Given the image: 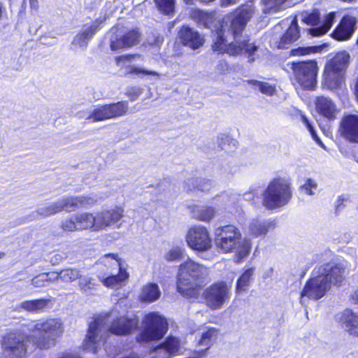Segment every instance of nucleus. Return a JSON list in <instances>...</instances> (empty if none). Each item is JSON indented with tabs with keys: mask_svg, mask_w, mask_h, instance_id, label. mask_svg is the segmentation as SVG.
<instances>
[{
	"mask_svg": "<svg viewBox=\"0 0 358 358\" xmlns=\"http://www.w3.org/2000/svg\"><path fill=\"white\" fill-rule=\"evenodd\" d=\"M341 135L351 143H358V115H348L341 122Z\"/></svg>",
	"mask_w": 358,
	"mask_h": 358,
	"instance_id": "22",
	"label": "nucleus"
},
{
	"mask_svg": "<svg viewBox=\"0 0 358 358\" xmlns=\"http://www.w3.org/2000/svg\"><path fill=\"white\" fill-rule=\"evenodd\" d=\"M75 217L78 229L83 230L93 228L96 231V215L89 213H83L75 215Z\"/></svg>",
	"mask_w": 358,
	"mask_h": 358,
	"instance_id": "34",
	"label": "nucleus"
},
{
	"mask_svg": "<svg viewBox=\"0 0 358 358\" xmlns=\"http://www.w3.org/2000/svg\"><path fill=\"white\" fill-rule=\"evenodd\" d=\"M301 120L305 124L306 127L310 131V133L312 135L313 138L318 143L320 144L324 149H325V146L322 144L320 139L317 136L316 131L314 129V127L312 126V124L310 123L309 120L305 115H301Z\"/></svg>",
	"mask_w": 358,
	"mask_h": 358,
	"instance_id": "43",
	"label": "nucleus"
},
{
	"mask_svg": "<svg viewBox=\"0 0 358 358\" xmlns=\"http://www.w3.org/2000/svg\"><path fill=\"white\" fill-rule=\"evenodd\" d=\"M97 202V199L92 196H66L46 206L38 208L22 218V222H31L40 218L53 215L62 210L71 211L75 208H87Z\"/></svg>",
	"mask_w": 358,
	"mask_h": 358,
	"instance_id": "6",
	"label": "nucleus"
},
{
	"mask_svg": "<svg viewBox=\"0 0 358 358\" xmlns=\"http://www.w3.org/2000/svg\"><path fill=\"white\" fill-rule=\"evenodd\" d=\"M133 72L134 73H136V74H138V73H143V74L148 75V76H158V73L156 71L145 70V69H141V68H134L133 69Z\"/></svg>",
	"mask_w": 358,
	"mask_h": 358,
	"instance_id": "48",
	"label": "nucleus"
},
{
	"mask_svg": "<svg viewBox=\"0 0 358 358\" xmlns=\"http://www.w3.org/2000/svg\"><path fill=\"white\" fill-rule=\"evenodd\" d=\"M357 22L358 20L355 17L349 15H344L339 24L332 32V37L338 41L349 39L355 32Z\"/></svg>",
	"mask_w": 358,
	"mask_h": 358,
	"instance_id": "19",
	"label": "nucleus"
},
{
	"mask_svg": "<svg viewBox=\"0 0 358 358\" xmlns=\"http://www.w3.org/2000/svg\"><path fill=\"white\" fill-rule=\"evenodd\" d=\"M215 244L222 252L236 251L234 262H242L250 252V244L247 241H242L239 229L232 224L220 226L215 229Z\"/></svg>",
	"mask_w": 358,
	"mask_h": 358,
	"instance_id": "5",
	"label": "nucleus"
},
{
	"mask_svg": "<svg viewBox=\"0 0 358 358\" xmlns=\"http://www.w3.org/2000/svg\"><path fill=\"white\" fill-rule=\"evenodd\" d=\"M249 18V13L243 11L235 14L230 20L219 22L212 31L213 51L233 56L245 53L248 55V62H253V55L258 47L250 43L247 36H241Z\"/></svg>",
	"mask_w": 358,
	"mask_h": 358,
	"instance_id": "1",
	"label": "nucleus"
},
{
	"mask_svg": "<svg viewBox=\"0 0 358 358\" xmlns=\"http://www.w3.org/2000/svg\"><path fill=\"white\" fill-rule=\"evenodd\" d=\"M275 227V220L271 219H253L249 225L250 232L255 237L266 235Z\"/></svg>",
	"mask_w": 358,
	"mask_h": 358,
	"instance_id": "26",
	"label": "nucleus"
},
{
	"mask_svg": "<svg viewBox=\"0 0 358 358\" xmlns=\"http://www.w3.org/2000/svg\"><path fill=\"white\" fill-rule=\"evenodd\" d=\"M357 44H358V38H357Z\"/></svg>",
	"mask_w": 358,
	"mask_h": 358,
	"instance_id": "62",
	"label": "nucleus"
},
{
	"mask_svg": "<svg viewBox=\"0 0 358 358\" xmlns=\"http://www.w3.org/2000/svg\"><path fill=\"white\" fill-rule=\"evenodd\" d=\"M345 268L340 264L329 262L316 266L313 271V277L305 284L301 292L300 303H306L305 297L318 300L322 298L331 285H339L343 280Z\"/></svg>",
	"mask_w": 358,
	"mask_h": 358,
	"instance_id": "2",
	"label": "nucleus"
},
{
	"mask_svg": "<svg viewBox=\"0 0 358 358\" xmlns=\"http://www.w3.org/2000/svg\"><path fill=\"white\" fill-rule=\"evenodd\" d=\"M301 189L303 190L308 195H314L315 192L313 189L317 188V184L315 180L311 178H308L306 182L301 187Z\"/></svg>",
	"mask_w": 358,
	"mask_h": 358,
	"instance_id": "44",
	"label": "nucleus"
},
{
	"mask_svg": "<svg viewBox=\"0 0 358 358\" xmlns=\"http://www.w3.org/2000/svg\"><path fill=\"white\" fill-rule=\"evenodd\" d=\"M123 213L124 210L120 208L97 213L96 215V231L115 225L123 217Z\"/></svg>",
	"mask_w": 358,
	"mask_h": 358,
	"instance_id": "21",
	"label": "nucleus"
},
{
	"mask_svg": "<svg viewBox=\"0 0 358 358\" xmlns=\"http://www.w3.org/2000/svg\"><path fill=\"white\" fill-rule=\"evenodd\" d=\"M208 276V270L206 267L187 259L179 266L178 292L187 299H197L200 287Z\"/></svg>",
	"mask_w": 358,
	"mask_h": 358,
	"instance_id": "4",
	"label": "nucleus"
},
{
	"mask_svg": "<svg viewBox=\"0 0 358 358\" xmlns=\"http://www.w3.org/2000/svg\"><path fill=\"white\" fill-rule=\"evenodd\" d=\"M9 1V6H10V10L12 9V6H13V0H8Z\"/></svg>",
	"mask_w": 358,
	"mask_h": 358,
	"instance_id": "58",
	"label": "nucleus"
},
{
	"mask_svg": "<svg viewBox=\"0 0 358 358\" xmlns=\"http://www.w3.org/2000/svg\"><path fill=\"white\" fill-rule=\"evenodd\" d=\"M110 47L114 51L135 45L139 42L141 36L136 29L122 32L116 27L110 29Z\"/></svg>",
	"mask_w": 358,
	"mask_h": 358,
	"instance_id": "16",
	"label": "nucleus"
},
{
	"mask_svg": "<svg viewBox=\"0 0 358 358\" xmlns=\"http://www.w3.org/2000/svg\"><path fill=\"white\" fill-rule=\"evenodd\" d=\"M34 343L41 350H48L56 345L64 332V326L59 319L38 321L30 327Z\"/></svg>",
	"mask_w": 358,
	"mask_h": 358,
	"instance_id": "7",
	"label": "nucleus"
},
{
	"mask_svg": "<svg viewBox=\"0 0 358 358\" xmlns=\"http://www.w3.org/2000/svg\"><path fill=\"white\" fill-rule=\"evenodd\" d=\"M178 37L183 45L192 50L199 48L204 43L203 37L196 30L189 26H182L180 28Z\"/></svg>",
	"mask_w": 358,
	"mask_h": 358,
	"instance_id": "23",
	"label": "nucleus"
},
{
	"mask_svg": "<svg viewBox=\"0 0 358 358\" xmlns=\"http://www.w3.org/2000/svg\"><path fill=\"white\" fill-rule=\"evenodd\" d=\"M255 274V268L251 267L245 269L241 276L237 279L236 284V292L241 294L248 290L253 280Z\"/></svg>",
	"mask_w": 358,
	"mask_h": 358,
	"instance_id": "31",
	"label": "nucleus"
},
{
	"mask_svg": "<svg viewBox=\"0 0 358 358\" xmlns=\"http://www.w3.org/2000/svg\"><path fill=\"white\" fill-rule=\"evenodd\" d=\"M263 12L264 13H273L285 10L289 6V0H262Z\"/></svg>",
	"mask_w": 358,
	"mask_h": 358,
	"instance_id": "35",
	"label": "nucleus"
},
{
	"mask_svg": "<svg viewBox=\"0 0 358 358\" xmlns=\"http://www.w3.org/2000/svg\"><path fill=\"white\" fill-rule=\"evenodd\" d=\"M109 258H111L114 262L112 264L113 266H117L119 268V273L117 275L111 274L108 276L105 277L104 275H99V278L103 284L108 287H113L118 285L120 282L128 278V273L125 270H123L121 266L120 259L117 258V255L113 253H108L101 257L100 262L104 265L107 264V261Z\"/></svg>",
	"mask_w": 358,
	"mask_h": 358,
	"instance_id": "18",
	"label": "nucleus"
},
{
	"mask_svg": "<svg viewBox=\"0 0 358 358\" xmlns=\"http://www.w3.org/2000/svg\"><path fill=\"white\" fill-rule=\"evenodd\" d=\"M48 275L47 282L54 281L60 278V271L59 272H52V273H45Z\"/></svg>",
	"mask_w": 358,
	"mask_h": 358,
	"instance_id": "50",
	"label": "nucleus"
},
{
	"mask_svg": "<svg viewBox=\"0 0 358 358\" xmlns=\"http://www.w3.org/2000/svg\"><path fill=\"white\" fill-rule=\"evenodd\" d=\"M300 15L302 22L314 27L308 29V33L313 36L325 34L332 27L335 20V13H330L324 17L322 24L317 26L320 22V13L317 9L304 10Z\"/></svg>",
	"mask_w": 358,
	"mask_h": 358,
	"instance_id": "14",
	"label": "nucleus"
},
{
	"mask_svg": "<svg viewBox=\"0 0 358 358\" xmlns=\"http://www.w3.org/2000/svg\"><path fill=\"white\" fill-rule=\"evenodd\" d=\"M103 20L96 19L91 24H85L81 31L73 38L71 44L86 48L89 41L101 29Z\"/></svg>",
	"mask_w": 358,
	"mask_h": 358,
	"instance_id": "20",
	"label": "nucleus"
},
{
	"mask_svg": "<svg viewBox=\"0 0 358 358\" xmlns=\"http://www.w3.org/2000/svg\"><path fill=\"white\" fill-rule=\"evenodd\" d=\"M161 296L159 286L156 283L145 285L140 295L141 301L151 303L157 300Z\"/></svg>",
	"mask_w": 358,
	"mask_h": 358,
	"instance_id": "32",
	"label": "nucleus"
},
{
	"mask_svg": "<svg viewBox=\"0 0 358 358\" xmlns=\"http://www.w3.org/2000/svg\"><path fill=\"white\" fill-rule=\"evenodd\" d=\"M218 329L215 327L208 328L206 331L202 332L199 341V345L205 346L204 350L196 352L194 354L199 355L200 357L206 356V351L215 343L217 338Z\"/></svg>",
	"mask_w": 358,
	"mask_h": 358,
	"instance_id": "30",
	"label": "nucleus"
},
{
	"mask_svg": "<svg viewBox=\"0 0 358 358\" xmlns=\"http://www.w3.org/2000/svg\"><path fill=\"white\" fill-rule=\"evenodd\" d=\"M249 84H251L254 86L258 87L259 91L265 94L271 95L274 92V87L271 86L269 83L262 82L256 80H248Z\"/></svg>",
	"mask_w": 358,
	"mask_h": 358,
	"instance_id": "41",
	"label": "nucleus"
},
{
	"mask_svg": "<svg viewBox=\"0 0 358 358\" xmlns=\"http://www.w3.org/2000/svg\"><path fill=\"white\" fill-rule=\"evenodd\" d=\"M105 324L106 317L101 315L90 324L86 338L83 343L84 350L96 354L99 343L103 338L102 332L109 331L117 336L129 334L138 327V320L136 317L128 318L122 316L113 320L109 327H106Z\"/></svg>",
	"mask_w": 358,
	"mask_h": 358,
	"instance_id": "3",
	"label": "nucleus"
},
{
	"mask_svg": "<svg viewBox=\"0 0 358 358\" xmlns=\"http://www.w3.org/2000/svg\"><path fill=\"white\" fill-rule=\"evenodd\" d=\"M248 195L249 196H248V197H247L246 199H251L250 194H246L245 196H248Z\"/></svg>",
	"mask_w": 358,
	"mask_h": 358,
	"instance_id": "60",
	"label": "nucleus"
},
{
	"mask_svg": "<svg viewBox=\"0 0 358 358\" xmlns=\"http://www.w3.org/2000/svg\"><path fill=\"white\" fill-rule=\"evenodd\" d=\"M29 338L20 331H11L5 334L0 341L3 358H25Z\"/></svg>",
	"mask_w": 358,
	"mask_h": 358,
	"instance_id": "9",
	"label": "nucleus"
},
{
	"mask_svg": "<svg viewBox=\"0 0 358 358\" xmlns=\"http://www.w3.org/2000/svg\"><path fill=\"white\" fill-rule=\"evenodd\" d=\"M5 256L4 252H0V259L3 258Z\"/></svg>",
	"mask_w": 358,
	"mask_h": 358,
	"instance_id": "59",
	"label": "nucleus"
},
{
	"mask_svg": "<svg viewBox=\"0 0 358 358\" xmlns=\"http://www.w3.org/2000/svg\"><path fill=\"white\" fill-rule=\"evenodd\" d=\"M79 287L80 289L87 292L89 290L94 289L97 285L96 280L90 276H82L79 278Z\"/></svg>",
	"mask_w": 358,
	"mask_h": 358,
	"instance_id": "40",
	"label": "nucleus"
},
{
	"mask_svg": "<svg viewBox=\"0 0 358 358\" xmlns=\"http://www.w3.org/2000/svg\"><path fill=\"white\" fill-rule=\"evenodd\" d=\"M81 277L80 271L77 268H66L60 271V279L64 282L74 281Z\"/></svg>",
	"mask_w": 358,
	"mask_h": 358,
	"instance_id": "39",
	"label": "nucleus"
},
{
	"mask_svg": "<svg viewBox=\"0 0 358 358\" xmlns=\"http://www.w3.org/2000/svg\"><path fill=\"white\" fill-rule=\"evenodd\" d=\"M337 320L342 328L350 335L358 336V315L351 310L346 309L337 315Z\"/></svg>",
	"mask_w": 358,
	"mask_h": 358,
	"instance_id": "24",
	"label": "nucleus"
},
{
	"mask_svg": "<svg viewBox=\"0 0 358 358\" xmlns=\"http://www.w3.org/2000/svg\"><path fill=\"white\" fill-rule=\"evenodd\" d=\"M217 69L222 71L226 70L227 69V63L223 61H220V64L217 65Z\"/></svg>",
	"mask_w": 358,
	"mask_h": 358,
	"instance_id": "53",
	"label": "nucleus"
},
{
	"mask_svg": "<svg viewBox=\"0 0 358 358\" xmlns=\"http://www.w3.org/2000/svg\"><path fill=\"white\" fill-rule=\"evenodd\" d=\"M142 323L143 330L136 338L139 342L159 340L168 330V323L166 319L155 312L145 315Z\"/></svg>",
	"mask_w": 358,
	"mask_h": 358,
	"instance_id": "11",
	"label": "nucleus"
},
{
	"mask_svg": "<svg viewBox=\"0 0 358 358\" xmlns=\"http://www.w3.org/2000/svg\"><path fill=\"white\" fill-rule=\"evenodd\" d=\"M236 0H222V4L227 6L236 3Z\"/></svg>",
	"mask_w": 358,
	"mask_h": 358,
	"instance_id": "55",
	"label": "nucleus"
},
{
	"mask_svg": "<svg viewBox=\"0 0 358 358\" xmlns=\"http://www.w3.org/2000/svg\"><path fill=\"white\" fill-rule=\"evenodd\" d=\"M180 347V340L177 337L169 336L157 345L154 350H161L159 355L163 354L162 358H171L179 354Z\"/></svg>",
	"mask_w": 358,
	"mask_h": 358,
	"instance_id": "25",
	"label": "nucleus"
},
{
	"mask_svg": "<svg viewBox=\"0 0 358 358\" xmlns=\"http://www.w3.org/2000/svg\"><path fill=\"white\" fill-rule=\"evenodd\" d=\"M353 299H354V300H355V303L358 304V290H357V291L355 292V294H354Z\"/></svg>",
	"mask_w": 358,
	"mask_h": 358,
	"instance_id": "56",
	"label": "nucleus"
},
{
	"mask_svg": "<svg viewBox=\"0 0 358 358\" xmlns=\"http://www.w3.org/2000/svg\"><path fill=\"white\" fill-rule=\"evenodd\" d=\"M183 258L184 249L178 246L172 248L165 255V259L170 262L180 260Z\"/></svg>",
	"mask_w": 358,
	"mask_h": 358,
	"instance_id": "42",
	"label": "nucleus"
},
{
	"mask_svg": "<svg viewBox=\"0 0 358 358\" xmlns=\"http://www.w3.org/2000/svg\"><path fill=\"white\" fill-rule=\"evenodd\" d=\"M128 108L127 101H122L114 103L103 105L94 108L90 113L79 112L77 113V115L79 117H85L86 120H90L94 122L124 115Z\"/></svg>",
	"mask_w": 358,
	"mask_h": 358,
	"instance_id": "12",
	"label": "nucleus"
},
{
	"mask_svg": "<svg viewBox=\"0 0 358 358\" xmlns=\"http://www.w3.org/2000/svg\"><path fill=\"white\" fill-rule=\"evenodd\" d=\"M318 257L319 255H315V256H313L312 260H311V262L310 263V264L308 265V266H307V268H306L304 272H303V274L306 273V271H308L312 266L313 264L317 262V259H318Z\"/></svg>",
	"mask_w": 358,
	"mask_h": 358,
	"instance_id": "52",
	"label": "nucleus"
},
{
	"mask_svg": "<svg viewBox=\"0 0 358 358\" xmlns=\"http://www.w3.org/2000/svg\"><path fill=\"white\" fill-rule=\"evenodd\" d=\"M0 358H3V357L0 355Z\"/></svg>",
	"mask_w": 358,
	"mask_h": 358,
	"instance_id": "61",
	"label": "nucleus"
},
{
	"mask_svg": "<svg viewBox=\"0 0 358 358\" xmlns=\"http://www.w3.org/2000/svg\"><path fill=\"white\" fill-rule=\"evenodd\" d=\"M47 277L48 275L45 273L39 274L31 280V284L36 287H43L47 282Z\"/></svg>",
	"mask_w": 358,
	"mask_h": 358,
	"instance_id": "47",
	"label": "nucleus"
},
{
	"mask_svg": "<svg viewBox=\"0 0 358 358\" xmlns=\"http://www.w3.org/2000/svg\"><path fill=\"white\" fill-rule=\"evenodd\" d=\"M77 222L75 217V215L71 217L70 219L66 220L62 222V227L64 231H73L76 230H78L77 229Z\"/></svg>",
	"mask_w": 358,
	"mask_h": 358,
	"instance_id": "45",
	"label": "nucleus"
},
{
	"mask_svg": "<svg viewBox=\"0 0 358 358\" xmlns=\"http://www.w3.org/2000/svg\"><path fill=\"white\" fill-rule=\"evenodd\" d=\"M212 182L210 180L200 178H192L185 181L184 189L187 192H207L210 189Z\"/></svg>",
	"mask_w": 358,
	"mask_h": 358,
	"instance_id": "29",
	"label": "nucleus"
},
{
	"mask_svg": "<svg viewBox=\"0 0 358 358\" xmlns=\"http://www.w3.org/2000/svg\"><path fill=\"white\" fill-rule=\"evenodd\" d=\"M50 302L49 299H38L34 300H26L20 303L18 306V308L16 310H19V308H22L28 312H38L44 310L48 303Z\"/></svg>",
	"mask_w": 358,
	"mask_h": 358,
	"instance_id": "33",
	"label": "nucleus"
},
{
	"mask_svg": "<svg viewBox=\"0 0 358 358\" xmlns=\"http://www.w3.org/2000/svg\"><path fill=\"white\" fill-rule=\"evenodd\" d=\"M188 245L195 250L206 251L211 248V238L203 227L191 228L186 236Z\"/></svg>",
	"mask_w": 358,
	"mask_h": 358,
	"instance_id": "17",
	"label": "nucleus"
},
{
	"mask_svg": "<svg viewBox=\"0 0 358 358\" xmlns=\"http://www.w3.org/2000/svg\"><path fill=\"white\" fill-rule=\"evenodd\" d=\"M157 9L164 15L175 12V0H154Z\"/></svg>",
	"mask_w": 358,
	"mask_h": 358,
	"instance_id": "37",
	"label": "nucleus"
},
{
	"mask_svg": "<svg viewBox=\"0 0 358 358\" xmlns=\"http://www.w3.org/2000/svg\"><path fill=\"white\" fill-rule=\"evenodd\" d=\"M219 140L221 141L219 143V146L221 148L222 150H224V148L222 146V143L224 141H229V136L222 135L220 137H219Z\"/></svg>",
	"mask_w": 358,
	"mask_h": 358,
	"instance_id": "51",
	"label": "nucleus"
},
{
	"mask_svg": "<svg viewBox=\"0 0 358 358\" xmlns=\"http://www.w3.org/2000/svg\"><path fill=\"white\" fill-rule=\"evenodd\" d=\"M194 217L201 221H209L215 215V211L212 207H201L194 212Z\"/></svg>",
	"mask_w": 358,
	"mask_h": 358,
	"instance_id": "38",
	"label": "nucleus"
},
{
	"mask_svg": "<svg viewBox=\"0 0 358 358\" xmlns=\"http://www.w3.org/2000/svg\"><path fill=\"white\" fill-rule=\"evenodd\" d=\"M199 19L198 23L200 25L203 26L204 27H208V17L202 13H199Z\"/></svg>",
	"mask_w": 358,
	"mask_h": 358,
	"instance_id": "49",
	"label": "nucleus"
},
{
	"mask_svg": "<svg viewBox=\"0 0 358 358\" xmlns=\"http://www.w3.org/2000/svg\"><path fill=\"white\" fill-rule=\"evenodd\" d=\"M315 107L317 113L329 120L336 117L337 111L335 103L328 97L319 96L315 101Z\"/></svg>",
	"mask_w": 358,
	"mask_h": 358,
	"instance_id": "27",
	"label": "nucleus"
},
{
	"mask_svg": "<svg viewBox=\"0 0 358 358\" xmlns=\"http://www.w3.org/2000/svg\"><path fill=\"white\" fill-rule=\"evenodd\" d=\"M300 36L299 27L296 19H293L289 27L281 36L277 45L279 49H286Z\"/></svg>",
	"mask_w": 358,
	"mask_h": 358,
	"instance_id": "28",
	"label": "nucleus"
},
{
	"mask_svg": "<svg viewBox=\"0 0 358 358\" xmlns=\"http://www.w3.org/2000/svg\"><path fill=\"white\" fill-rule=\"evenodd\" d=\"M295 82L303 89L313 90L317 83V66L315 61L292 63Z\"/></svg>",
	"mask_w": 358,
	"mask_h": 358,
	"instance_id": "13",
	"label": "nucleus"
},
{
	"mask_svg": "<svg viewBox=\"0 0 358 358\" xmlns=\"http://www.w3.org/2000/svg\"><path fill=\"white\" fill-rule=\"evenodd\" d=\"M292 197L289 185L283 179H274L264 193L263 204L268 209L286 205Z\"/></svg>",
	"mask_w": 358,
	"mask_h": 358,
	"instance_id": "10",
	"label": "nucleus"
},
{
	"mask_svg": "<svg viewBox=\"0 0 358 358\" xmlns=\"http://www.w3.org/2000/svg\"><path fill=\"white\" fill-rule=\"evenodd\" d=\"M5 11H6L5 6L3 5V3L0 2V20H1L3 14L5 13Z\"/></svg>",
	"mask_w": 358,
	"mask_h": 358,
	"instance_id": "54",
	"label": "nucleus"
},
{
	"mask_svg": "<svg viewBox=\"0 0 358 358\" xmlns=\"http://www.w3.org/2000/svg\"><path fill=\"white\" fill-rule=\"evenodd\" d=\"M231 286L224 281H220L206 288L203 296L206 304L211 309L221 308L230 299Z\"/></svg>",
	"mask_w": 358,
	"mask_h": 358,
	"instance_id": "15",
	"label": "nucleus"
},
{
	"mask_svg": "<svg viewBox=\"0 0 358 358\" xmlns=\"http://www.w3.org/2000/svg\"><path fill=\"white\" fill-rule=\"evenodd\" d=\"M350 201L349 199V197L347 195L342 194L338 196L337 200H336V211L340 212L343 210L345 207L346 206L347 203H350Z\"/></svg>",
	"mask_w": 358,
	"mask_h": 358,
	"instance_id": "46",
	"label": "nucleus"
},
{
	"mask_svg": "<svg viewBox=\"0 0 358 358\" xmlns=\"http://www.w3.org/2000/svg\"><path fill=\"white\" fill-rule=\"evenodd\" d=\"M350 56L345 51L338 52L325 66L324 85L328 89L341 87L344 82L345 71L350 63Z\"/></svg>",
	"mask_w": 358,
	"mask_h": 358,
	"instance_id": "8",
	"label": "nucleus"
},
{
	"mask_svg": "<svg viewBox=\"0 0 358 358\" xmlns=\"http://www.w3.org/2000/svg\"><path fill=\"white\" fill-rule=\"evenodd\" d=\"M327 46V44L324 43L320 45L299 47L297 48L292 49L290 51V54L292 56L306 55L310 53L321 52L323 50V48Z\"/></svg>",
	"mask_w": 358,
	"mask_h": 358,
	"instance_id": "36",
	"label": "nucleus"
},
{
	"mask_svg": "<svg viewBox=\"0 0 358 358\" xmlns=\"http://www.w3.org/2000/svg\"><path fill=\"white\" fill-rule=\"evenodd\" d=\"M115 315V310H113L110 313L107 314L106 315V317H107L108 318H109L110 317H111L112 315Z\"/></svg>",
	"mask_w": 358,
	"mask_h": 358,
	"instance_id": "57",
	"label": "nucleus"
}]
</instances>
